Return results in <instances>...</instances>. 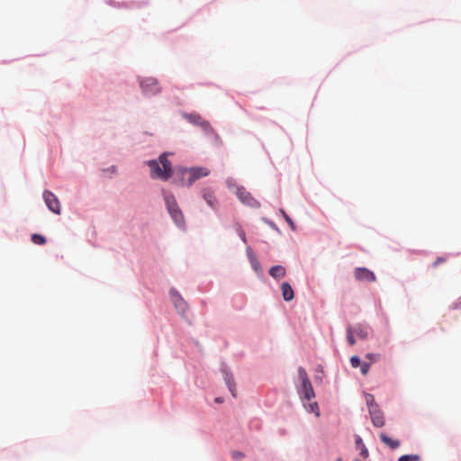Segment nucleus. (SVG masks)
<instances>
[{
    "label": "nucleus",
    "instance_id": "1",
    "mask_svg": "<svg viewBox=\"0 0 461 461\" xmlns=\"http://www.w3.org/2000/svg\"><path fill=\"white\" fill-rule=\"evenodd\" d=\"M148 165L150 168V176L154 179L167 180L173 174L171 162L167 159V154L163 153L158 160H149Z\"/></svg>",
    "mask_w": 461,
    "mask_h": 461
},
{
    "label": "nucleus",
    "instance_id": "2",
    "mask_svg": "<svg viewBox=\"0 0 461 461\" xmlns=\"http://www.w3.org/2000/svg\"><path fill=\"white\" fill-rule=\"evenodd\" d=\"M163 196L164 201L167 206V209L175 221V223L178 227H184L185 226V217L181 211V209L178 207V204L176 203V200L171 193H168L167 191H163Z\"/></svg>",
    "mask_w": 461,
    "mask_h": 461
},
{
    "label": "nucleus",
    "instance_id": "3",
    "mask_svg": "<svg viewBox=\"0 0 461 461\" xmlns=\"http://www.w3.org/2000/svg\"><path fill=\"white\" fill-rule=\"evenodd\" d=\"M181 179L178 185L191 186L196 180L201 177L207 176L210 174V170L207 167H191L184 168L180 170Z\"/></svg>",
    "mask_w": 461,
    "mask_h": 461
},
{
    "label": "nucleus",
    "instance_id": "4",
    "mask_svg": "<svg viewBox=\"0 0 461 461\" xmlns=\"http://www.w3.org/2000/svg\"><path fill=\"white\" fill-rule=\"evenodd\" d=\"M140 85L145 95H154L160 92L158 82L153 77L141 79Z\"/></svg>",
    "mask_w": 461,
    "mask_h": 461
},
{
    "label": "nucleus",
    "instance_id": "5",
    "mask_svg": "<svg viewBox=\"0 0 461 461\" xmlns=\"http://www.w3.org/2000/svg\"><path fill=\"white\" fill-rule=\"evenodd\" d=\"M43 198L48 208L56 214H60V203L58 197L50 191L43 193Z\"/></svg>",
    "mask_w": 461,
    "mask_h": 461
},
{
    "label": "nucleus",
    "instance_id": "6",
    "mask_svg": "<svg viewBox=\"0 0 461 461\" xmlns=\"http://www.w3.org/2000/svg\"><path fill=\"white\" fill-rule=\"evenodd\" d=\"M357 280L360 282L372 283L375 281V274L366 267H357L354 271Z\"/></svg>",
    "mask_w": 461,
    "mask_h": 461
},
{
    "label": "nucleus",
    "instance_id": "7",
    "mask_svg": "<svg viewBox=\"0 0 461 461\" xmlns=\"http://www.w3.org/2000/svg\"><path fill=\"white\" fill-rule=\"evenodd\" d=\"M237 195L240 202L244 204H247L251 207H258L259 203L257 200H255L250 193H249L245 188L239 187L237 189Z\"/></svg>",
    "mask_w": 461,
    "mask_h": 461
},
{
    "label": "nucleus",
    "instance_id": "8",
    "mask_svg": "<svg viewBox=\"0 0 461 461\" xmlns=\"http://www.w3.org/2000/svg\"><path fill=\"white\" fill-rule=\"evenodd\" d=\"M369 414L371 416L372 423L374 426L381 428L384 425V413L379 409V407H373V409L369 411Z\"/></svg>",
    "mask_w": 461,
    "mask_h": 461
},
{
    "label": "nucleus",
    "instance_id": "9",
    "mask_svg": "<svg viewBox=\"0 0 461 461\" xmlns=\"http://www.w3.org/2000/svg\"><path fill=\"white\" fill-rule=\"evenodd\" d=\"M301 395L303 399L309 401L315 397V393L310 380L302 382Z\"/></svg>",
    "mask_w": 461,
    "mask_h": 461
},
{
    "label": "nucleus",
    "instance_id": "10",
    "mask_svg": "<svg viewBox=\"0 0 461 461\" xmlns=\"http://www.w3.org/2000/svg\"><path fill=\"white\" fill-rule=\"evenodd\" d=\"M186 118L188 119V121L190 122H192L194 124L200 125L205 131H212L210 123L208 122L203 120V118L199 114L191 113V114L186 115Z\"/></svg>",
    "mask_w": 461,
    "mask_h": 461
},
{
    "label": "nucleus",
    "instance_id": "11",
    "mask_svg": "<svg viewBox=\"0 0 461 461\" xmlns=\"http://www.w3.org/2000/svg\"><path fill=\"white\" fill-rule=\"evenodd\" d=\"M282 296L285 301L289 302L294 299V294L290 284L285 282L281 285Z\"/></svg>",
    "mask_w": 461,
    "mask_h": 461
},
{
    "label": "nucleus",
    "instance_id": "12",
    "mask_svg": "<svg viewBox=\"0 0 461 461\" xmlns=\"http://www.w3.org/2000/svg\"><path fill=\"white\" fill-rule=\"evenodd\" d=\"M380 439L383 443H384L391 449H396L400 446V441L397 439H393L385 433L380 434Z\"/></svg>",
    "mask_w": 461,
    "mask_h": 461
},
{
    "label": "nucleus",
    "instance_id": "13",
    "mask_svg": "<svg viewBox=\"0 0 461 461\" xmlns=\"http://www.w3.org/2000/svg\"><path fill=\"white\" fill-rule=\"evenodd\" d=\"M285 274L286 270L283 266H274L269 269V275L276 279L283 278Z\"/></svg>",
    "mask_w": 461,
    "mask_h": 461
},
{
    "label": "nucleus",
    "instance_id": "14",
    "mask_svg": "<svg viewBox=\"0 0 461 461\" xmlns=\"http://www.w3.org/2000/svg\"><path fill=\"white\" fill-rule=\"evenodd\" d=\"M353 332L359 339H366L368 337V328L362 324H358V325L355 326L353 328Z\"/></svg>",
    "mask_w": 461,
    "mask_h": 461
},
{
    "label": "nucleus",
    "instance_id": "15",
    "mask_svg": "<svg viewBox=\"0 0 461 461\" xmlns=\"http://www.w3.org/2000/svg\"><path fill=\"white\" fill-rule=\"evenodd\" d=\"M225 383L233 397L237 396L236 384L231 375L225 373Z\"/></svg>",
    "mask_w": 461,
    "mask_h": 461
},
{
    "label": "nucleus",
    "instance_id": "16",
    "mask_svg": "<svg viewBox=\"0 0 461 461\" xmlns=\"http://www.w3.org/2000/svg\"><path fill=\"white\" fill-rule=\"evenodd\" d=\"M203 199L211 207H215L217 200L214 194L209 191L203 193Z\"/></svg>",
    "mask_w": 461,
    "mask_h": 461
},
{
    "label": "nucleus",
    "instance_id": "17",
    "mask_svg": "<svg viewBox=\"0 0 461 461\" xmlns=\"http://www.w3.org/2000/svg\"><path fill=\"white\" fill-rule=\"evenodd\" d=\"M32 241L36 245H43L46 243V239L41 234H32Z\"/></svg>",
    "mask_w": 461,
    "mask_h": 461
},
{
    "label": "nucleus",
    "instance_id": "18",
    "mask_svg": "<svg viewBox=\"0 0 461 461\" xmlns=\"http://www.w3.org/2000/svg\"><path fill=\"white\" fill-rule=\"evenodd\" d=\"M366 404L368 406V411H371L373 407H379L378 404L375 401V397L372 394H366Z\"/></svg>",
    "mask_w": 461,
    "mask_h": 461
},
{
    "label": "nucleus",
    "instance_id": "19",
    "mask_svg": "<svg viewBox=\"0 0 461 461\" xmlns=\"http://www.w3.org/2000/svg\"><path fill=\"white\" fill-rule=\"evenodd\" d=\"M420 459L419 455H403L399 457L398 461H420Z\"/></svg>",
    "mask_w": 461,
    "mask_h": 461
},
{
    "label": "nucleus",
    "instance_id": "20",
    "mask_svg": "<svg viewBox=\"0 0 461 461\" xmlns=\"http://www.w3.org/2000/svg\"><path fill=\"white\" fill-rule=\"evenodd\" d=\"M354 332H353V328L352 327H348L347 329V340L348 342L349 343V345L353 346L355 345L356 343V340H355V338H354Z\"/></svg>",
    "mask_w": 461,
    "mask_h": 461
},
{
    "label": "nucleus",
    "instance_id": "21",
    "mask_svg": "<svg viewBox=\"0 0 461 461\" xmlns=\"http://www.w3.org/2000/svg\"><path fill=\"white\" fill-rule=\"evenodd\" d=\"M280 212L281 214L283 215L284 219L285 220V221L289 224V226L291 227L292 230H295V224L294 222L293 221V220L289 217V215L285 212V210L281 209L280 210Z\"/></svg>",
    "mask_w": 461,
    "mask_h": 461
},
{
    "label": "nucleus",
    "instance_id": "22",
    "mask_svg": "<svg viewBox=\"0 0 461 461\" xmlns=\"http://www.w3.org/2000/svg\"><path fill=\"white\" fill-rule=\"evenodd\" d=\"M298 375H299L300 379L302 380V382H304L306 380H310L308 378L306 370L303 367H299V369H298Z\"/></svg>",
    "mask_w": 461,
    "mask_h": 461
},
{
    "label": "nucleus",
    "instance_id": "23",
    "mask_svg": "<svg viewBox=\"0 0 461 461\" xmlns=\"http://www.w3.org/2000/svg\"><path fill=\"white\" fill-rule=\"evenodd\" d=\"M350 364L352 367L357 368L361 366L360 358L357 356H353L350 358Z\"/></svg>",
    "mask_w": 461,
    "mask_h": 461
},
{
    "label": "nucleus",
    "instance_id": "24",
    "mask_svg": "<svg viewBox=\"0 0 461 461\" xmlns=\"http://www.w3.org/2000/svg\"><path fill=\"white\" fill-rule=\"evenodd\" d=\"M366 357L369 359L371 362L375 363L380 359L379 354L368 353L366 355Z\"/></svg>",
    "mask_w": 461,
    "mask_h": 461
},
{
    "label": "nucleus",
    "instance_id": "25",
    "mask_svg": "<svg viewBox=\"0 0 461 461\" xmlns=\"http://www.w3.org/2000/svg\"><path fill=\"white\" fill-rule=\"evenodd\" d=\"M309 411L314 412L316 414V416L320 415L319 407H318L317 402H315L309 404Z\"/></svg>",
    "mask_w": 461,
    "mask_h": 461
},
{
    "label": "nucleus",
    "instance_id": "26",
    "mask_svg": "<svg viewBox=\"0 0 461 461\" xmlns=\"http://www.w3.org/2000/svg\"><path fill=\"white\" fill-rule=\"evenodd\" d=\"M369 368H370V364L369 363H362L361 366H360V369H361V373L366 375H367L368 371H369Z\"/></svg>",
    "mask_w": 461,
    "mask_h": 461
},
{
    "label": "nucleus",
    "instance_id": "27",
    "mask_svg": "<svg viewBox=\"0 0 461 461\" xmlns=\"http://www.w3.org/2000/svg\"><path fill=\"white\" fill-rule=\"evenodd\" d=\"M231 456L234 458V459H241L245 456L244 453L240 452V451H233L231 453Z\"/></svg>",
    "mask_w": 461,
    "mask_h": 461
},
{
    "label": "nucleus",
    "instance_id": "28",
    "mask_svg": "<svg viewBox=\"0 0 461 461\" xmlns=\"http://www.w3.org/2000/svg\"><path fill=\"white\" fill-rule=\"evenodd\" d=\"M446 258L443 257H438L436 261L433 263V267H437L439 264L446 262Z\"/></svg>",
    "mask_w": 461,
    "mask_h": 461
},
{
    "label": "nucleus",
    "instance_id": "29",
    "mask_svg": "<svg viewBox=\"0 0 461 461\" xmlns=\"http://www.w3.org/2000/svg\"><path fill=\"white\" fill-rule=\"evenodd\" d=\"M171 297H172V300L175 302V303L176 304V299H181L178 294H176V291H171Z\"/></svg>",
    "mask_w": 461,
    "mask_h": 461
},
{
    "label": "nucleus",
    "instance_id": "30",
    "mask_svg": "<svg viewBox=\"0 0 461 461\" xmlns=\"http://www.w3.org/2000/svg\"><path fill=\"white\" fill-rule=\"evenodd\" d=\"M239 235L240 237L241 238V240H243V242H247V240H246V234L244 232V230H242L241 229L239 231Z\"/></svg>",
    "mask_w": 461,
    "mask_h": 461
},
{
    "label": "nucleus",
    "instance_id": "31",
    "mask_svg": "<svg viewBox=\"0 0 461 461\" xmlns=\"http://www.w3.org/2000/svg\"><path fill=\"white\" fill-rule=\"evenodd\" d=\"M252 265H253L254 269H255L257 272H258V271H259V268H260V267H259V264H258V262L257 260H253V261H252Z\"/></svg>",
    "mask_w": 461,
    "mask_h": 461
},
{
    "label": "nucleus",
    "instance_id": "32",
    "mask_svg": "<svg viewBox=\"0 0 461 461\" xmlns=\"http://www.w3.org/2000/svg\"><path fill=\"white\" fill-rule=\"evenodd\" d=\"M361 456H364V457H366L367 456V449L366 448H363L360 452Z\"/></svg>",
    "mask_w": 461,
    "mask_h": 461
},
{
    "label": "nucleus",
    "instance_id": "33",
    "mask_svg": "<svg viewBox=\"0 0 461 461\" xmlns=\"http://www.w3.org/2000/svg\"><path fill=\"white\" fill-rule=\"evenodd\" d=\"M215 402H218V403H221L222 402V399L218 397L215 399Z\"/></svg>",
    "mask_w": 461,
    "mask_h": 461
},
{
    "label": "nucleus",
    "instance_id": "34",
    "mask_svg": "<svg viewBox=\"0 0 461 461\" xmlns=\"http://www.w3.org/2000/svg\"><path fill=\"white\" fill-rule=\"evenodd\" d=\"M360 442H361V438H358V439L357 440V443H360Z\"/></svg>",
    "mask_w": 461,
    "mask_h": 461
},
{
    "label": "nucleus",
    "instance_id": "35",
    "mask_svg": "<svg viewBox=\"0 0 461 461\" xmlns=\"http://www.w3.org/2000/svg\"><path fill=\"white\" fill-rule=\"evenodd\" d=\"M335 461H342L341 458H337Z\"/></svg>",
    "mask_w": 461,
    "mask_h": 461
}]
</instances>
